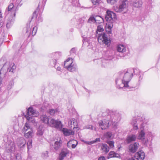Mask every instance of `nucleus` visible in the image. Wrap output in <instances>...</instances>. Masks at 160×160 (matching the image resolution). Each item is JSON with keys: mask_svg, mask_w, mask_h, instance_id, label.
I'll return each instance as SVG.
<instances>
[{"mask_svg": "<svg viewBox=\"0 0 160 160\" xmlns=\"http://www.w3.org/2000/svg\"><path fill=\"white\" fill-rule=\"evenodd\" d=\"M102 116L103 119L98 122L102 130L107 129L111 125L114 128H117V122L120 119L118 112L108 110L103 113Z\"/></svg>", "mask_w": 160, "mask_h": 160, "instance_id": "nucleus-1", "label": "nucleus"}, {"mask_svg": "<svg viewBox=\"0 0 160 160\" xmlns=\"http://www.w3.org/2000/svg\"><path fill=\"white\" fill-rule=\"evenodd\" d=\"M133 76V73H132L131 70L128 69L125 72L120 73L119 76L115 80L117 88L118 89H130L136 88L135 85H132L130 83H129Z\"/></svg>", "mask_w": 160, "mask_h": 160, "instance_id": "nucleus-2", "label": "nucleus"}, {"mask_svg": "<svg viewBox=\"0 0 160 160\" xmlns=\"http://www.w3.org/2000/svg\"><path fill=\"white\" fill-rule=\"evenodd\" d=\"M41 119L44 123L48 124L50 126L55 128H60L62 126L61 122L58 120L52 119L49 122L48 117L46 115H42L41 116Z\"/></svg>", "mask_w": 160, "mask_h": 160, "instance_id": "nucleus-3", "label": "nucleus"}, {"mask_svg": "<svg viewBox=\"0 0 160 160\" xmlns=\"http://www.w3.org/2000/svg\"><path fill=\"white\" fill-rule=\"evenodd\" d=\"M21 0H16L15 4L14 5L13 3H11L8 6L7 9H6L5 14L8 15L9 12H13L16 11L17 9V7H20L22 4L21 3Z\"/></svg>", "mask_w": 160, "mask_h": 160, "instance_id": "nucleus-4", "label": "nucleus"}, {"mask_svg": "<svg viewBox=\"0 0 160 160\" xmlns=\"http://www.w3.org/2000/svg\"><path fill=\"white\" fill-rule=\"evenodd\" d=\"M105 19L107 22V23L113 24L116 19V14L113 12L108 10L106 12Z\"/></svg>", "mask_w": 160, "mask_h": 160, "instance_id": "nucleus-5", "label": "nucleus"}, {"mask_svg": "<svg viewBox=\"0 0 160 160\" xmlns=\"http://www.w3.org/2000/svg\"><path fill=\"white\" fill-rule=\"evenodd\" d=\"M15 147L14 142L12 141H8L6 145V147L4 154L10 155V153L15 152Z\"/></svg>", "mask_w": 160, "mask_h": 160, "instance_id": "nucleus-6", "label": "nucleus"}, {"mask_svg": "<svg viewBox=\"0 0 160 160\" xmlns=\"http://www.w3.org/2000/svg\"><path fill=\"white\" fill-rule=\"evenodd\" d=\"M22 131L24 133V136L25 138H30L32 137V130L30 127V125L28 122H26L24 126Z\"/></svg>", "mask_w": 160, "mask_h": 160, "instance_id": "nucleus-7", "label": "nucleus"}, {"mask_svg": "<svg viewBox=\"0 0 160 160\" xmlns=\"http://www.w3.org/2000/svg\"><path fill=\"white\" fill-rule=\"evenodd\" d=\"M28 112L25 117L29 121H32V117L37 116L39 115L38 112L36 110L33 109L32 107H29L27 110Z\"/></svg>", "mask_w": 160, "mask_h": 160, "instance_id": "nucleus-8", "label": "nucleus"}, {"mask_svg": "<svg viewBox=\"0 0 160 160\" xmlns=\"http://www.w3.org/2000/svg\"><path fill=\"white\" fill-rule=\"evenodd\" d=\"M106 36V34L104 32L100 34L98 38V42L101 44L104 43L105 45H108L109 41Z\"/></svg>", "mask_w": 160, "mask_h": 160, "instance_id": "nucleus-9", "label": "nucleus"}, {"mask_svg": "<svg viewBox=\"0 0 160 160\" xmlns=\"http://www.w3.org/2000/svg\"><path fill=\"white\" fill-rule=\"evenodd\" d=\"M11 13L13 15L10 16L8 17L6 26L7 28H10L13 24L15 19V16L16 15V12L15 11L13 12H9L8 14Z\"/></svg>", "mask_w": 160, "mask_h": 160, "instance_id": "nucleus-10", "label": "nucleus"}, {"mask_svg": "<svg viewBox=\"0 0 160 160\" xmlns=\"http://www.w3.org/2000/svg\"><path fill=\"white\" fill-rule=\"evenodd\" d=\"M127 4L128 1L127 0H123L118 7L117 6L115 8V10L117 12H122L127 8Z\"/></svg>", "mask_w": 160, "mask_h": 160, "instance_id": "nucleus-11", "label": "nucleus"}, {"mask_svg": "<svg viewBox=\"0 0 160 160\" xmlns=\"http://www.w3.org/2000/svg\"><path fill=\"white\" fill-rule=\"evenodd\" d=\"M44 107L47 110V112L51 116H54L58 112L57 109H53L50 108V105L48 103H45L44 105Z\"/></svg>", "mask_w": 160, "mask_h": 160, "instance_id": "nucleus-12", "label": "nucleus"}, {"mask_svg": "<svg viewBox=\"0 0 160 160\" xmlns=\"http://www.w3.org/2000/svg\"><path fill=\"white\" fill-rule=\"evenodd\" d=\"M139 118H134L132 119L131 121V123L133 126V128L135 130L138 129V124L140 121Z\"/></svg>", "mask_w": 160, "mask_h": 160, "instance_id": "nucleus-13", "label": "nucleus"}, {"mask_svg": "<svg viewBox=\"0 0 160 160\" xmlns=\"http://www.w3.org/2000/svg\"><path fill=\"white\" fill-rule=\"evenodd\" d=\"M62 126L61 128H57L61 129L65 136H67L74 134V132L72 130H69L66 128H62Z\"/></svg>", "mask_w": 160, "mask_h": 160, "instance_id": "nucleus-14", "label": "nucleus"}, {"mask_svg": "<svg viewBox=\"0 0 160 160\" xmlns=\"http://www.w3.org/2000/svg\"><path fill=\"white\" fill-rule=\"evenodd\" d=\"M135 157L138 160H143L145 158L144 153L142 150L140 151L135 154Z\"/></svg>", "mask_w": 160, "mask_h": 160, "instance_id": "nucleus-15", "label": "nucleus"}, {"mask_svg": "<svg viewBox=\"0 0 160 160\" xmlns=\"http://www.w3.org/2000/svg\"><path fill=\"white\" fill-rule=\"evenodd\" d=\"M131 2L132 6L135 8H140L142 4V0H132Z\"/></svg>", "mask_w": 160, "mask_h": 160, "instance_id": "nucleus-16", "label": "nucleus"}, {"mask_svg": "<svg viewBox=\"0 0 160 160\" xmlns=\"http://www.w3.org/2000/svg\"><path fill=\"white\" fill-rule=\"evenodd\" d=\"M138 144L137 142L133 144H131L129 147V150L130 152L134 153L136 152L138 148Z\"/></svg>", "mask_w": 160, "mask_h": 160, "instance_id": "nucleus-17", "label": "nucleus"}, {"mask_svg": "<svg viewBox=\"0 0 160 160\" xmlns=\"http://www.w3.org/2000/svg\"><path fill=\"white\" fill-rule=\"evenodd\" d=\"M68 153V151L66 149L62 150L59 155V160H63L64 157Z\"/></svg>", "mask_w": 160, "mask_h": 160, "instance_id": "nucleus-18", "label": "nucleus"}, {"mask_svg": "<svg viewBox=\"0 0 160 160\" xmlns=\"http://www.w3.org/2000/svg\"><path fill=\"white\" fill-rule=\"evenodd\" d=\"M120 157L119 154L116 153L114 151H110L108 153L107 157V158L109 159L112 158H119Z\"/></svg>", "mask_w": 160, "mask_h": 160, "instance_id": "nucleus-19", "label": "nucleus"}, {"mask_svg": "<svg viewBox=\"0 0 160 160\" xmlns=\"http://www.w3.org/2000/svg\"><path fill=\"white\" fill-rule=\"evenodd\" d=\"M26 143L25 140L23 138H21L18 142V145L20 148H23L25 147Z\"/></svg>", "mask_w": 160, "mask_h": 160, "instance_id": "nucleus-20", "label": "nucleus"}, {"mask_svg": "<svg viewBox=\"0 0 160 160\" xmlns=\"http://www.w3.org/2000/svg\"><path fill=\"white\" fill-rule=\"evenodd\" d=\"M62 143V141L60 140L59 141H56L54 144L52 145V146L55 150H58L61 146Z\"/></svg>", "mask_w": 160, "mask_h": 160, "instance_id": "nucleus-21", "label": "nucleus"}, {"mask_svg": "<svg viewBox=\"0 0 160 160\" xmlns=\"http://www.w3.org/2000/svg\"><path fill=\"white\" fill-rule=\"evenodd\" d=\"M72 63V60L71 58H68L65 61L64 64V68L67 69L71 64Z\"/></svg>", "mask_w": 160, "mask_h": 160, "instance_id": "nucleus-22", "label": "nucleus"}, {"mask_svg": "<svg viewBox=\"0 0 160 160\" xmlns=\"http://www.w3.org/2000/svg\"><path fill=\"white\" fill-rule=\"evenodd\" d=\"M99 18L100 19H102V18L99 16H96L95 17L93 16H91L89 18L88 22L90 23H94L96 22V19Z\"/></svg>", "mask_w": 160, "mask_h": 160, "instance_id": "nucleus-23", "label": "nucleus"}, {"mask_svg": "<svg viewBox=\"0 0 160 160\" xmlns=\"http://www.w3.org/2000/svg\"><path fill=\"white\" fill-rule=\"evenodd\" d=\"M117 48V51L121 53L124 52L126 50V47L123 45H119Z\"/></svg>", "mask_w": 160, "mask_h": 160, "instance_id": "nucleus-24", "label": "nucleus"}, {"mask_svg": "<svg viewBox=\"0 0 160 160\" xmlns=\"http://www.w3.org/2000/svg\"><path fill=\"white\" fill-rule=\"evenodd\" d=\"M101 149L105 152L107 153L109 151V148L107 144L102 143Z\"/></svg>", "mask_w": 160, "mask_h": 160, "instance_id": "nucleus-25", "label": "nucleus"}, {"mask_svg": "<svg viewBox=\"0 0 160 160\" xmlns=\"http://www.w3.org/2000/svg\"><path fill=\"white\" fill-rule=\"evenodd\" d=\"M113 26V24L106 23V31L109 34L112 33V28Z\"/></svg>", "mask_w": 160, "mask_h": 160, "instance_id": "nucleus-26", "label": "nucleus"}, {"mask_svg": "<svg viewBox=\"0 0 160 160\" xmlns=\"http://www.w3.org/2000/svg\"><path fill=\"white\" fill-rule=\"evenodd\" d=\"M136 138V136L135 135H132L128 136L127 139V141L128 143L135 141Z\"/></svg>", "mask_w": 160, "mask_h": 160, "instance_id": "nucleus-27", "label": "nucleus"}, {"mask_svg": "<svg viewBox=\"0 0 160 160\" xmlns=\"http://www.w3.org/2000/svg\"><path fill=\"white\" fill-rule=\"evenodd\" d=\"M77 66L75 64H72L68 67V70L71 72L76 71L77 69Z\"/></svg>", "mask_w": 160, "mask_h": 160, "instance_id": "nucleus-28", "label": "nucleus"}, {"mask_svg": "<svg viewBox=\"0 0 160 160\" xmlns=\"http://www.w3.org/2000/svg\"><path fill=\"white\" fill-rule=\"evenodd\" d=\"M145 133L143 130H141L139 133L138 139H144L145 138Z\"/></svg>", "mask_w": 160, "mask_h": 160, "instance_id": "nucleus-29", "label": "nucleus"}, {"mask_svg": "<svg viewBox=\"0 0 160 160\" xmlns=\"http://www.w3.org/2000/svg\"><path fill=\"white\" fill-rule=\"evenodd\" d=\"M14 84V81L12 79L11 80H10L9 82L8 83L7 86V89L8 90H9L10 89H11L12 88V86Z\"/></svg>", "mask_w": 160, "mask_h": 160, "instance_id": "nucleus-30", "label": "nucleus"}, {"mask_svg": "<svg viewBox=\"0 0 160 160\" xmlns=\"http://www.w3.org/2000/svg\"><path fill=\"white\" fill-rule=\"evenodd\" d=\"M128 70H131V71L132 72V73H133V72L135 74L138 75L140 73L139 69L138 68L130 69Z\"/></svg>", "mask_w": 160, "mask_h": 160, "instance_id": "nucleus-31", "label": "nucleus"}, {"mask_svg": "<svg viewBox=\"0 0 160 160\" xmlns=\"http://www.w3.org/2000/svg\"><path fill=\"white\" fill-rule=\"evenodd\" d=\"M114 58L113 54L112 52L109 53L108 55H107L105 59L107 60H110Z\"/></svg>", "mask_w": 160, "mask_h": 160, "instance_id": "nucleus-32", "label": "nucleus"}, {"mask_svg": "<svg viewBox=\"0 0 160 160\" xmlns=\"http://www.w3.org/2000/svg\"><path fill=\"white\" fill-rule=\"evenodd\" d=\"M73 143H76V144H78V142L75 140H72L69 141L67 143V146L68 147H70L72 146V144Z\"/></svg>", "mask_w": 160, "mask_h": 160, "instance_id": "nucleus-33", "label": "nucleus"}, {"mask_svg": "<svg viewBox=\"0 0 160 160\" xmlns=\"http://www.w3.org/2000/svg\"><path fill=\"white\" fill-rule=\"evenodd\" d=\"M92 1V2L93 4V5L95 6V7L97 6H98L99 3L100 2V0H91Z\"/></svg>", "mask_w": 160, "mask_h": 160, "instance_id": "nucleus-34", "label": "nucleus"}, {"mask_svg": "<svg viewBox=\"0 0 160 160\" xmlns=\"http://www.w3.org/2000/svg\"><path fill=\"white\" fill-rule=\"evenodd\" d=\"M31 22V21L29 23H28L27 24L26 26V28H27V31H26V33H29V34H30L31 33V28H30V22Z\"/></svg>", "mask_w": 160, "mask_h": 160, "instance_id": "nucleus-35", "label": "nucleus"}, {"mask_svg": "<svg viewBox=\"0 0 160 160\" xmlns=\"http://www.w3.org/2000/svg\"><path fill=\"white\" fill-rule=\"evenodd\" d=\"M32 139H29L27 143V147L28 150L32 147Z\"/></svg>", "mask_w": 160, "mask_h": 160, "instance_id": "nucleus-36", "label": "nucleus"}, {"mask_svg": "<svg viewBox=\"0 0 160 160\" xmlns=\"http://www.w3.org/2000/svg\"><path fill=\"white\" fill-rule=\"evenodd\" d=\"M42 157L44 159L47 158L48 157V152L46 151L43 152L42 155Z\"/></svg>", "mask_w": 160, "mask_h": 160, "instance_id": "nucleus-37", "label": "nucleus"}, {"mask_svg": "<svg viewBox=\"0 0 160 160\" xmlns=\"http://www.w3.org/2000/svg\"><path fill=\"white\" fill-rule=\"evenodd\" d=\"M107 143L109 144L110 148H113L114 147V142L112 141H107Z\"/></svg>", "mask_w": 160, "mask_h": 160, "instance_id": "nucleus-38", "label": "nucleus"}, {"mask_svg": "<svg viewBox=\"0 0 160 160\" xmlns=\"http://www.w3.org/2000/svg\"><path fill=\"white\" fill-rule=\"evenodd\" d=\"M105 137L108 139H110L112 137V134L111 132H107L105 135Z\"/></svg>", "mask_w": 160, "mask_h": 160, "instance_id": "nucleus-39", "label": "nucleus"}, {"mask_svg": "<svg viewBox=\"0 0 160 160\" xmlns=\"http://www.w3.org/2000/svg\"><path fill=\"white\" fill-rule=\"evenodd\" d=\"M52 55H53V58H55V61L56 60V59H58L59 57V53L58 52H55L52 54Z\"/></svg>", "mask_w": 160, "mask_h": 160, "instance_id": "nucleus-40", "label": "nucleus"}, {"mask_svg": "<svg viewBox=\"0 0 160 160\" xmlns=\"http://www.w3.org/2000/svg\"><path fill=\"white\" fill-rule=\"evenodd\" d=\"M37 27H34L33 28V30L32 32V34L33 36H34L37 32Z\"/></svg>", "mask_w": 160, "mask_h": 160, "instance_id": "nucleus-41", "label": "nucleus"}, {"mask_svg": "<svg viewBox=\"0 0 160 160\" xmlns=\"http://www.w3.org/2000/svg\"><path fill=\"white\" fill-rule=\"evenodd\" d=\"M118 0H107L108 3L111 4H114L118 1Z\"/></svg>", "mask_w": 160, "mask_h": 160, "instance_id": "nucleus-42", "label": "nucleus"}, {"mask_svg": "<svg viewBox=\"0 0 160 160\" xmlns=\"http://www.w3.org/2000/svg\"><path fill=\"white\" fill-rule=\"evenodd\" d=\"M43 131L42 130L39 129L38 130L37 134L38 135L41 136L43 135Z\"/></svg>", "mask_w": 160, "mask_h": 160, "instance_id": "nucleus-43", "label": "nucleus"}, {"mask_svg": "<svg viewBox=\"0 0 160 160\" xmlns=\"http://www.w3.org/2000/svg\"><path fill=\"white\" fill-rule=\"evenodd\" d=\"M93 127L92 125H87L84 127V129H87L91 130H93Z\"/></svg>", "mask_w": 160, "mask_h": 160, "instance_id": "nucleus-44", "label": "nucleus"}, {"mask_svg": "<svg viewBox=\"0 0 160 160\" xmlns=\"http://www.w3.org/2000/svg\"><path fill=\"white\" fill-rule=\"evenodd\" d=\"M37 11H38V8L33 13V16L32 18V19L33 18H37Z\"/></svg>", "mask_w": 160, "mask_h": 160, "instance_id": "nucleus-45", "label": "nucleus"}, {"mask_svg": "<svg viewBox=\"0 0 160 160\" xmlns=\"http://www.w3.org/2000/svg\"><path fill=\"white\" fill-rule=\"evenodd\" d=\"M104 29L102 27L100 26H98L97 28V31L99 32H102Z\"/></svg>", "mask_w": 160, "mask_h": 160, "instance_id": "nucleus-46", "label": "nucleus"}, {"mask_svg": "<svg viewBox=\"0 0 160 160\" xmlns=\"http://www.w3.org/2000/svg\"><path fill=\"white\" fill-rule=\"evenodd\" d=\"M76 52V49L75 48H72L70 51V53L71 54H75Z\"/></svg>", "mask_w": 160, "mask_h": 160, "instance_id": "nucleus-47", "label": "nucleus"}, {"mask_svg": "<svg viewBox=\"0 0 160 160\" xmlns=\"http://www.w3.org/2000/svg\"><path fill=\"white\" fill-rule=\"evenodd\" d=\"M15 158L17 160H20L21 159V156L19 154H16Z\"/></svg>", "mask_w": 160, "mask_h": 160, "instance_id": "nucleus-48", "label": "nucleus"}, {"mask_svg": "<svg viewBox=\"0 0 160 160\" xmlns=\"http://www.w3.org/2000/svg\"><path fill=\"white\" fill-rule=\"evenodd\" d=\"M8 157L4 156L3 158V160H9L10 157V155H8Z\"/></svg>", "mask_w": 160, "mask_h": 160, "instance_id": "nucleus-49", "label": "nucleus"}, {"mask_svg": "<svg viewBox=\"0 0 160 160\" xmlns=\"http://www.w3.org/2000/svg\"><path fill=\"white\" fill-rule=\"evenodd\" d=\"M98 160H106L104 156H101L100 157Z\"/></svg>", "mask_w": 160, "mask_h": 160, "instance_id": "nucleus-50", "label": "nucleus"}, {"mask_svg": "<svg viewBox=\"0 0 160 160\" xmlns=\"http://www.w3.org/2000/svg\"><path fill=\"white\" fill-rule=\"evenodd\" d=\"M37 19L38 20V22H41L42 21V18L40 16L38 17Z\"/></svg>", "mask_w": 160, "mask_h": 160, "instance_id": "nucleus-51", "label": "nucleus"}, {"mask_svg": "<svg viewBox=\"0 0 160 160\" xmlns=\"http://www.w3.org/2000/svg\"><path fill=\"white\" fill-rule=\"evenodd\" d=\"M77 145L76 144H75V143H73V144H72L71 147L72 148H76Z\"/></svg>", "mask_w": 160, "mask_h": 160, "instance_id": "nucleus-52", "label": "nucleus"}, {"mask_svg": "<svg viewBox=\"0 0 160 160\" xmlns=\"http://www.w3.org/2000/svg\"><path fill=\"white\" fill-rule=\"evenodd\" d=\"M95 141H96V142H100V138H97L95 140Z\"/></svg>", "mask_w": 160, "mask_h": 160, "instance_id": "nucleus-53", "label": "nucleus"}, {"mask_svg": "<svg viewBox=\"0 0 160 160\" xmlns=\"http://www.w3.org/2000/svg\"><path fill=\"white\" fill-rule=\"evenodd\" d=\"M4 24V22H0V27H2Z\"/></svg>", "mask_w": 160, "mask_h": 160, "instance_id": "nucleus-54", "label": "nucleus"}, {"mask_svg": "<svg viewBox=\"0 0 160 160\" xmlns=\"http://www.w3.org/2000/svg\"><path fill=\"white\" fill-rule=\"evenodd\" d=\"M2 18V15L1 12L0 11V21H1V20Z\"/></svg>", "mask_w": 160, "mask_h": 160, "instance_id": "nucleus-55", "label": "nucleus"}, {"mask_svg": "<svg viewBox=\"0 0 160 160\" xmlns=\"http://www.w3.org/2000/svg\"><path fill=\"white\" fill-rule=\"evenodd\" d=\"M86 143H87V144H88V145H91V144H92V142H91L90 141V142H86Z\"/></svg>", "mask_w": 160, "mask_h": 160, "instance_id": "nucleus-56", "label": "nucleus"}, {"mask_svg": "<svg viewBox=\"0 0 160 160\" xmlns=\"http://www.w3.org/2000/svg\"><path fill=\"white\" fill-rule=\"evenodd\" d=\"M57 70L60 71L61 70V68L60 67H57Z\"/></svg>", "mask_w": 160, "mask_h": 160, "instance_id": "nucleus-57", "label": "nucleus"}, {"mask_svg": "<svg viewBox=\"0 0 160 160\" xmlns=\"http://www.w3.org/2000/svg\"><path fill=\"white\" fill-rule=\"evenodd\" d=\"M91 142L92 144H93V143H96V142L95 141V140L92 141Z\"/></svg>", "mask_w": 160, "mask_h": 160, "instance_id": "nucleus-58", "label": "nucleus"}, {"mask_svg": "<svg viewBox=\"0 0 160 160\" xmlns=\"http://www.w3.org/2000/svg\"><path fill=\"white\" fill-rule=\"evenodd\" d=\"M128 160H135L133 158H130L128 159Z\"/></svg>", "mask_w": 160, "mask_h": 160, "instance_id": "nucleus-59", "label": "nucleus"}, {"mask_svg": "<svg viewBox=\"0 0 160 160\" xmlns=\"http://www.w3.org/2000/svg\"><path fill=\"white\" fill-rule=\"evenodd\" d=\"M150 136H151V137L152 136V135L151 134Z\"/></svg>", "mask_w": 160, "mask_h": 160, "instance_id": "nucleus-60", "label": "nucleus"}, {"mask_svg": "<svg viewBox=\"0 0 160 160\" xmlns=\"http://www.w3.org/2000/svg\"><path fill=\"white\" fill-rule=\"evenodd\" d=\"M39 6V5H38V7Z\"/></svg>", "mask_w": 160, "mask_h": 160, "instance_id": "nucleus-61", "label": "nucleus"}]
</instances>
